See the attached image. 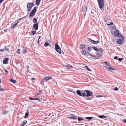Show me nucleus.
Masks as SVG:
<instances>
[{"label":"nucleus","mask_w":126,"mask_h":126,"mask_svg":"<svg viewBox=\"0 0 126 126\" xmlns=\"http://www.w3.org/2000/svg\"><path fill=\"white\" fill-rule=\"evenodd\" d=\"M100 96H101V95H100ZM102 96H100L99 97H102Z\"/></svg>","instance_id":"nucleus-60"},{"label":"nucleus","mask_w":126,"mask_h":126,"mask_svg":"<svg viewBox=\"0 0 126 126\" xmlns=\"http://www.w3.org/2000/svg\"><path fill=\"white\" fill-rule=\"evenodd\" d=\"M90 55L91 56H92L91 55V54H90Z\"/></svg>","instance_id":"nucleus-61"},{"label":"nucleus","mask_w":126,"mask_h":126,"mask_svg":"<svg viewBox=\"0 0 126 126\" xmlns=\"http://www.w3.org/2000/svg\"><path fill=\"white\" fill-rule=\"evenodd\" d=\"M92 56H93V55H92Z\"/></svg>","instance_id":"nucleus-62"},{"label":"nucleus","mask_w":126,"mask_h":126,"mask_svg":"<svg viewBox=\"0 0 126 126\" xmlns=\"http://www.w3.org/2000/svg\"><path fill=\"white\" fill-rule=\"evenodd\" d=\"M36 32V31H32L31 32V33L33 35H34L35 34Z\"/></svg>","instance_id":"nucleus-35"},{"label":"nucleus","mask_w":126,"mask_h":126,"mask_svg":"<svg viewBox=\"0 0 126 126\" xmlns=\"http://www.w3.org/2000/svg\"><path fill=\"white\" fill-rule=\"evenodd\" d=\"M123 122L125 123H126V119H124L123 120Z\"/></svg>","instance_id":"nucleus-45"},{"label":"nucleus","mask_w":126,"mask_h":126,"mask_svg":"<svg viewBox=\"0 0 126 126\" xmlns=\"http://www.w3.org/2000/svg\"><path fill=\"white\" fill-rule=\"evenodd\" d=\"M85 99H86L87 100H90V99H91V98H85Z\"/></svg>","instance_id":"nucleus-49"},{"label":"nucleus","mask_w":126,"mask_h":126,"mask_svg":"<svg viewBox=\"0 0 126 126\" xmlns=\"http://www.w3.org/2000/svg\"><path fill=\"white\" fill-rule=\"evenodd\" d=\"M107 21V25H110L113 24L112 22L110 21V20H108Z\"/></svg>","instance_id":"nucleus-18"},{"label":"nucleus","mask_w":126,"mask_h":126,"mask_svg":"<svg viewBox=\"0 0 126 126\" xmlns=\"http://www.w3.org/2000/svg\"><path fill=\"white\" fill-rule=\"evenodd\" d=\"M98 117L101 118H106L107 117L106 116H104V115H100L98 116Z\"/></svg>","instance_id":"nucleus-24"},{"label":"nucleus","mask_w":126,"mask_h":126,"mask_svg":"<svg viewBox=\"0 0 126 126\" xmlns=\"http://www.w3.org/2000/svg\"><path fill=\"white\" fill-rule=\"evenodd\" d=\"M88 41H89L90 42H91L92 43H93V40H92L89 38H88Z\"/></svg>","instance_id":"nucleus-29"},{"label":"nucleus","mask_w":126,"mask_h":126,"mask_svg":"<svg viewBox=\"0 0 126 126\" xmlns=\"http://www.w3.org/2000/svg\"><path fill=\"white\" fill-rule=\"evenodd\" d=\"M68 118H69L71 119H72L74 120H76L77 119V118L76 117V116L75 115H73V116L69 117Z\"/></svg>","instance_id":"nucleus-16"},{"label":"nucleus","mask_w":126,"mask_h":126,"mask_svg":"<svg viewBox=\"0 0 126 126\" xmlns=\"http://www.w3.org/2000/svg\"><path fill=\"white\" fill-rule=\"evenodd\" d=\"M85 67L87 68L88 71H91V70L87 66H85Z\"/></svg>","instance_id":"nucleus-34"},{"label":"nucleus","mask_w":126,"mask_h":126,"mask_svg":"<svg viewBox=\"0 0 126 126\" xmlns=\"http://www.w3.org/2000/svg\"><path fill=\"white\" fill-rule=\"evenodd\" d=\"M121 34L118 31L116 30L114 32V35L115 37H119L120 36V35Z\"/></svg>","instance_id":"nucleus-8"},{"label":"nucleus","mask_w":126,"mask_h":126,"mask_svg":"<svg viewBox=\"0 0 126 126\" xmlns=\"http://www.w3.org/2000/svg\"><path fill=\"white\" fill-rule=\"evenodd\" d=\"M52 78L51 77H46L44 78L42 80V81L44 82L45 81H47L48 80L51 79Z\"/></svg>","instance_id":"nucleus-9"},{"label":"nucleus","mask_w":126,"mask_h":126,"mask_svg":"<svg viewBox=\"0 0 126 126\" xmlns=\"http://www.w3.org/2000/svg\"><path fill=\"white\" fill-rule=\"evenodd\" d=\"M4 49H0V51H4Z\"/></svg>","instance_id":"nucleus-46"},{"label":"nucleus","mask_w":126,"mask_h":126,"mask_svg":"<svg viewBox=\"0 0 126 126\" xmlns=\"http://www.w3.org/2000/svg\"><path fill=\"white\" fill-rule=\"evenodd\" d=\"M17 51H18L17 52L19 54L20 53V52H19L20 51V49H17Z\"/></svg>","instance_id":"nucleus-41"},{"label":"nucleus","mask_w":126,"mask_h":126,"mask_svg":"<svg viewBox=\"0 0 126 126\" xmlns=\"http://www.w3.org/2000/svg\"><path fill=\"white\" fill-rule=\"evenodd\" d=\"M83 120V119L81 117H79L78 118V121H80L81 120Z\"/></svg>","instance_id":"nucleus-28"},{"label":"nucleus","mask_w":126,"mask_h":126,"mask_svg":"<svg viewBox=\"0 0 126 126\" xmlns=\"http://www.w3.org/2000/svg\"><path fill=\"white\" fill-rule=\"evenodd\" d=\"M10 81L14 83H16V81L15 80L11 79L10 80Z\"/></svg>","instance_id":"nucleus-22"},{"label":"nucleus","mask_w":126,"mask_h":126,"mask_svg":"<svg viewBox=\"0 0 126 126\" xmlns=\"http://www.w3.org/2000/svg\"><path fill=\"white\" fill-rule=\"evenodd\" d=\"M5 71L7 73H8V72L6 70H5Z\"/></svg>","instance_id":"nucleus-53"},{"label":"nucleus","mask_w":126,"mask_h":126,"mask_svg":"<svg viewBox=\"0 0 126 126\" xmlns=\"http://www.w3.org/2000/svg\"><path fill=\"white\" fill-rule=\"evenodd\" d=\"M18 24V22L14 24L13 23L11 26V28L12 29H14L16 26Z\"/></svg>","instance_id":"nucleus-13"},{"label":"nucleus","mask_w":126,"mask_h":126,"mask_svg":"<svg viewBox=\"0 0 126 126\" xmlns=\"http://www.w3.org/2000/svg\"><path fill=\"white\" fill-rule=\"evenodd\" d=\"M37 19L35 18H34L33 20V22L35 24L37 23Z\"/></svg>","instance_id":"nucleus-26"},{"label":"nucleus","mask_w":126,"mask_h":126,"mask_svg":"<svg viewBox=\"0 0 126 126\" xmlns=\"http://www.w3.org/2000/svg\"><path fill=\"white\" fill-rule=\"evenodd\" d=\"M87 49L89 51H90L91 50V48L89 47H88Z\"/></svg>","instance_id":"nucleus-42"},{"label":"nucleus","mask_w":126,"mask_h":126,"mask_svg":"<svg viewBox=\"0 0 126 126\" xmlns=\"http://www.w3.org/2000/svg\"><path fill=\"white\" fill-rule=\"evenodd\" d=\"M123 59L122 58H119V59H118V61H121Z\"/></svg>","instance_id":"nucleus-43"},{"label":"nucleus","mask_w":126,"mask_h":126,"mask_svg":"<svg viewBox=\"0 0 126 126\" xmlns=\"http://www.w3.org/2000/svg\"><path fill=\"white\" fill-rule=\"evenodd\" d=\"M109 67H107L106 66H104V67L106 68H107V70L112 72V70L113 71H114L115 70L114 69V68H112L111 67V66H109Z\"/></svg>","instance_id":"nucleus-10"},{"label":"nucleus","mask_w":126,"mask_h":126,"mask_svg":"<svg viewBox=\"0 0 126 126\" xmlns=\"http://www.w3.org/2000/svg\"><path fill=\"white\" fill-rule=\"evenodd\" d=\"M35 79V78H32L31 79V80H34Z\"/></svg>","instance_id":"nucleus-48"},{"label":"nucleus","mask_w":126,"mask_h":126,"mask_svg":"<svg viewBox=\"0 0 126 126\" xmlns=\"http://www.w3.org/2000/svg\"><path fill=\"white\" fill-rule=\"evenodd\" d=\"M81 53L82 54L84 55H86V52L84 50H82Z\"/></svg>","instance_id":"nucleus-25"},{"label":"nucleus","mask_w":126,"mask_h":126,"mask_svg":"<svg viewBox=\"0 0 126 126\" xmlns=\"http://www.w3.org/2000/svg\"><path fill=\"white\" fill-rule=\"evenodd\" d=\"M99 51L101 52L102 53L103 51V50L102 48H99Z\"/></svg>","instance_id":"nucleus-36"},{"label":"nucleus","mask_w":126,"mask_h":126,"mask_svg":"<svg viewBox=\"0 0 126 126\" xmlns=\"http://www.w3.org/2000/svg\"><path fill=\"white\" fill-rule=\"evenodd\" d=\"M27 123V121L26 120H24V121L23 122L20 124V125L21 126H23L26 124Z\"/></svg>","instance_id":"nucleus-17"},{"label":"nucleus","mask_w":126,"mask_h":126,"mask_svg":"<svg viewBox=\"0 0 126 126\" xmlns=\"http://www.w3.org/2000/svg\"><path fill=\"white\" fill-rule=\"evenodd\" d=\"M29 111L28 110H27V112L25 114V115L24 117V118H27L28 117V116L29 115Z\"/></svg>","instance_id":"nucleus-14"},{"label":"nucleus","mask_w":126,"mask_h":126,"mask_svg":"<svg viewBox=\"0 0 126 126\" xmlns=\"http://www.w3.org/2000/svg\"><path fill=\"white\" fill-rule=\"evenodd\" d=\"M85 15H86V13H85L84 14V16H85Z\"/></svg>","instance_id":"nucleus-58"},{"label":"nucleus","mask_w":126,"mask_h":126,"mask_svg":"<svg viewBox=\"0 0 126 126\" xmlns=\"http://www.w3.org/2000/svg\"><path fill=\"white\" fill-rule=\"evenodd\" d=\"M3 90L2 89L0 88V91H2Z\"/></svg>","instance_id":"nucleus-50"},{"label":"nucleus","mask_w":126,"mask_h":126,"mask_svg":"<svg viewBox=\"0 0 126 126\" xmlns=\"http://www.w3.org/2000/svg\"><path fill=\"white\" fill-rule=\"evenodd\" d=\"M86 119H88L89 120H91L93 118V117H88L85 118Z\"/></svg>","instance_id":"nucleus-32"},{"label":"nucleus","mask_w":126,"mask_h":126,"mask_svg":"<svg viewBox=\"0 0 126 126\" xmlns=\"http://www.w3.org/2000/svg\"><path fill=\"white\" fill-rule=\"evenodd\" d=\"M41 36H39V38H38V41H39V39H40V38H41Z\"/></svg>","instance_id":"nucleus-51"},{"label":"nucleus","mask_w":126,"mask_h":126,"mask_svg":"<svg viewBox=\"0 0 126 126\" xmlns=\"http://www.w3.org/2000/svg\"><path fill=\"white\" fill-rule=\"evenodd\" d=\"M87 9V6L85 5H84L82 8V11L84 12H85Z\"/></svg>","instance_id":"nucleus-12"},{"label":"nucleus","mask_w":126,"mask_h":126,"mask_svg":"<svg viewBox=\"0 0 126 126\" xmlns=\"http://www.w3.org/2000/svg\"><path fill=\"white\" fill-rule=\"evenodd\" d=\"M4 49L8 51H9V49L8 48H7L6 46H5L4 47Z\"/></svg>","instance_id":"nucleus-38"},{"label":"nucleus","mask_w":126,"mask_h":126,"mask_svg":"<svg viewBox=\"0 0 126 126\" xmlns=\"http://www.w3.org/2000/svg\"><path fill=\"white\" fill-rule=\"evenodd\" d=\"M42 90H41L40 91V92H42Z\"/></svg>","instance_id":"nucleus-57"},{"label":"nucleus","mask_w":126,"mask_h":126,"mask_svg":"<svg viewBox=\"0 0 126 126\" xmlns=\"http://www.w3.org/2000/svg\"><path fill=\"white\" fill-rule=\"evenodd\" d=\"M41 0H36L35 2L36 5H39L40 3V2L41 1Z\"/></svg>","instance_id":"nucleus-19"},{"label":"nucleus","mask_w":126,"mask_h":126,"mask_svg":"<svg viewBox=\"0 0 126 126\" xmlns=\"http://www.w3.org/2000/svg\"><path fill=\"white\" fill-rule=\"evenodd\" d=\"M64 66L67 68V69H69L70 68H72L71 66L70 65H65Z\"/></svg>","instance_id":"nucleus-21"},{"label":"nucleus","mask_w":126,"mask_h":126,"mask_svg":"<svg viewBox=\"0 0 126 126\" xmlns=\"http://www.w3.org/2000/svg\"><path fill=\"white\" fill-rule=\"evenodd\" d=\"M42 82H43V81H42L41 82V84H42Z\"/></svg>","instance_id":"nucleus-55"},{"label":"nucleus","mask_w":126,"mask_h":126,"mask_svg":"<svg viewBox=\"0 0 126 126\" xmlns=\"http://www.w3.org/2000/svg\"><path fill=\"white\" fill-rule=\"evenodd\" d=\"M77 94L80 96H85L86 95V94L84 91H81L80 90H77L76 92Z\"/></svg>","instance_id":"nucleus-4"},{"label":"nucleus","mask_w":126,"mask_h":126,"mask_svg":"<svg viewBox=\"0 0 126 126\" xmlns=\"http://www.w3.org/2000/svg\"><path fill=\"white\" fill-rule=\"evenodd\" d=\"M117 114V115H120V116H122V115L121 114Z\"/></svg>","instance_id":"nucleus-52"},{"label":"nucleus","mask_w":126,"mask_h":126,"mask_svg":"<svg viewBox=\"0 0 126 126\" xmlns=\"http://www.w3.org/2000/svg\"><path fill=\"white\" fill-rule=\"evenodd\" d=\"M34 6V4L32 3H28L27 4V8L29 11H31L32 7Z\"/></svg>","instance_id":"nucleus-6"},{"label":"nucleus","mask_w":126,"mask_h":126,"mask_svg":"<svg viewBox=\"0 0 126 126\" xmlns=\"http://www.w3.org/2000/svg\"><path fill=\"white\" fill-rule=\"evenodd\" d=\"M119 37V38L117 39V43L121 45L124 40L123 36L121 34L120 35V36Z\"/></svg>","instance_id":"nucleus-3"},{"label":"nucleus","mask_w":126,"mask_h":126,"mask_svg":"<svg viewBox=\"0 0 126 126\" xmlns=\"http://www.w3.org/2000/svg\"><path fill=\"white\" fill-rule=\"evenodd\" d=\"M37 7H34V9L32 10V11L30 13V14L29 15V16L30 17L33 16L35 15L37 10Z\"/></svg>","instance_id":"nucleus-5"},{"label":"nucleus","mask_w":126,"mask_h":126,"mask_svg":"<svg viewBox=\"0 0 126 126\" xmlns=\"http://www.w3.org/2000/svg\"><path fill=\"white\" fill-rule=\"evenodd\" d=\"M55 50L56 51L62 55H64V53L63 51L61 52V48L59 46L58 44L57 43L55 44Z\"/></svg>","instance_id":"nucleus-1"},{"label":"nucleus","mask_w":126,"mask_h":126,"mask_svg":"<svg viewBox=\"0 0 126 126\" xmlns=\"http://www.w3.org/2000/svg\"><path fill=\"white\" fill-rule=\"evenodd\" d=\"M71 1H74L75 0H71Z\"/></svg>","instance_id":"nucleus-59"},{"label":"nucleus","mask_w":126,"mask_h":126,"mask_svg":"<svg viewBox=\"0 0 126 126\" xmlns=\"http://www.w3.org/2000/svg\"><path fill=\"white\" fill-rule=\"evenodd\" d=\"M4 0H0V4L2 3Z\"/></svg>","instance_id":"nucleus-47"},{"label":"nucleus","mask_w":126,"mask_h":126,"mask_svg":"<svg viewBox=\"0 0 126 126\" xmlns=\"http://www.w3.org/2000/svg\"><path fill=\"white\" fill-rule=\"evenodd\" d=\"M1 79H0V83H1Z\"/></svg>","instance_id":"nucleus-56"},{"label":"nucleus","mask_w":126,"mask_h":126,"mask_svg":"<svg viewBox=\"0 0 126 126\" xmlns=\"http://www.w3.org/2000/svg\"><path fill=\"white\" fill-rule=\"evenodd\" d=\"M8 111L5 110L3 112L2 114H6L8 113Z\"/></svg>","instance_id":"nucleus-31"},{"label":"nucleus","mask_w":126,"mask_h":126,"mask_svg":"<svg viewBox=\"0 0 126 126\" xmlns=\"http://www.w3.org/2000/svg\"><path fill=\"white\" fill-rule=\"evenodd\" d=\"M49 44L47 42H46L44 44V46L45 47H47L49 45Z\"/></svg>","instance_id":"nucleus-33"},{"label":"nucleus","mask_w":126,"mask_h":126,"mask_svg":"<svg viewBox=\"0 0 126 126\" xmlns=\"http://www.w3.org/2000/svg\"><path fill=\"white\" fill-rule=\"evenodd\" d=\"M33 27L34 29L35 30H37L38 29V23L34 24L33 25Z\"/></svg>","instance_id":"nucleus-11"},{"label":"nucleus","mask_w":126,"mask_h":126,"mask_svg":"<svg viewBox=\"0 0 126 126\" xmlns=\"http://www.w3.org/2000/svg\"><path fill=\"white\" fill-rule=\"evenodd\" d=\"M118 90V88L117 87H116L114 88V90L115 91H117Z\"/></svg>","instance_id":"nucleus-40"},{"label":"nucleus","mask_w":126,"mask_h":126,"mask_svg":"<svg viewBox=\"0 0 126 126\" xmlns=\"http://www.w3.org/2000/svg\"><path fill=\"white\" fill-rule=\"evenodd\" d=\"M94 42H95V43H94V44H97L98 43H99V41H95Z\"/></svg>","instance_id":"nucleus-39"},{"label":"nucleus","mask_w":126,"mask_h":126,"mask_svg":"<svg viewBox=\"0 0 126 126\" xmlns=\"http://www.w3.org/2000/svg\"><path fill=\"white\" fill-rule=\"evenodd\" d=\"M85 91L86 92L87 94L85 95V97H87L88 96H92L93 94L92 92H90L89 91L85 90Z\"/></svg>","instance_id":"nucleus-7"},{"label":"nucleus","mask_w":126,"mask_h":126,"mask_svg":"<svg viewBox=\"0 0 126 126\" xmlns=\"http://www.w3.org/2000/svg\"><path fill=\"white\" fill-rule=\"evenodd\" d=\"M29 99L31 100H39V99L38 98H35L32 97H30Z\"/></svg>","instance_id":"nucleus-23"},{"label":"nucleus","mask_w":126,"mask_h":126,"mask_svg":"<svg viewBox=\"0 0 126 126\" xmlns=\"http://www.w3.org/2000/svg\"><path fill=\"white\" fill-rule=\"evenodd\" d=\"M104 63L106 64V65L108 66H109V63L108 62H104Z\"/></svg>","instance_id":"nucleus-37"},{"label":"nucleus","mask_w":126,"mask_h":126,"mask_svg":"<svg viewBox=\"0 0 126 126\" xmlns=\"http://www.w3.org/2000/svg\"><path fill=\"white\" fill-rule=\"evenodd\" d=\"M80 49H82L84 48L85 47V46L83 44H81L80 46Z\"/></svg>","instance_id":"nucleus-20"},{"label":"nucleus","mask_w":126,"mask_h":126,"mask_svg":"<svg viewBox=\"0 0 126 126\" xmlns=\"http://www.w3.org/2000/svg\"><path fill=\"white\" fill-rule=\"evenodd\" d=\"M9 60V59L7 58H6L4 59L3 61V64H5L7 63V62Z\"/></svg>","instance_id":"nucleus-15"},{"label":"nucleus","mask_w":126,"mask_h":126,"mask_svg":"<svg viewBox=\"0 0 126 126\" xmlns=\"http://www.w3.org/2000/svg\"><path fill=\"white\" fill-rule=\"evenodd\" d=\"M92 48L94 50L96 51H98V50L97 48L96 47H92Z\"/></svg>","instance_id":"nucleus-30"},{"label":"nucleus","mask_w":126,"mask_h":126,"mask_svg":"<svg viewBox=\"0 0 126 126\" xmlns=\"http://www.w3.org/2000/svg\"><path fill=\"white\" fill-rule=\"evenodd\" d=\"M118 58V57L117 56H115L114 57V59H117Z\"/></svg>","instance_id":"nucleus-44"},{"label":"nucleus","mask_w":126,"mask_h":126,"mask_svg":"<svg viewBox=\"0 0 126 126\" xmlns=\"http://www.w3.org/2000/svg\"><path fill=\"white\" fill-rule=\"evenodd\" d=\"M23 51L24 53H27V50L25 48H24L23 47Z\"/></svg>","instance_id":"nucleus-27"},{"label":"nucleus","mask_w":126,"mask_h":126,"mask_svg":"<svg viewBox=\"0 0 126 126\" xmlns=\"http://www.w3.org/2000/svg\"><path fill=\"white\" fill-rule=\"evenodd\" d=\"M97 1L100 8L102 10L104 5V0H97Z\"/></svg>","instance_id":"nucleus-2"},{"label":"nucleus","mask_w":126,"mask_h":126,"mask_svg":"<svg viewBox=\"0 0 126 126\" xmlns=\"http://www.w3.org/2000/svg\"><path fill=\"white\" fill-rule=\"evenodd\" d=\"M95 41H94V40H93V44H94V43H95V42H95Z\"/></svg>","instance_id":"nucleus-54"}]
</instances>
